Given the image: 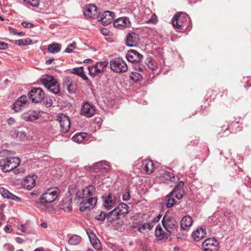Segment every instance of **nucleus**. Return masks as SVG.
Masks as SVG:
<instances>
[{
    "label": "nucleus",
    "mask_w": 251,
    "mask_h": 251,
    "mask_svg": "<svg viewBox=\"0 0 251 251\" xmlns=\"http://www.w3.org/2000/svg\"><path fill=\"white\" fill-rule=\"evenodd\" d=\"M183 182L180 181L173 189V190L165 198L167 207H172L175 202V198L180 200L182 198Z\"/></svg>",
    "instance_id": "1"
},
{
    "label": "nucleus",
    "mask_w": 251,
    "mask_h": 251,
    "mask_svg": "<svg viewBox=\"0 0 251 251\" xmlns=\"http://www.w3.org/2000/svg\"><path fill=\"white\" fill-rule=\"evenodd\" d=\"M95 192V188L93 185H89L82 191H79L77 187L71 186L69 187V193L71 197L74 196L84 198V199H91Z\"/></svg>",
    "instance_id": "2"
},
{
    "label": "nucleus",
    "mask_w": 251,
    "mask_h": 251,
    "mask_svg": "<svg viewBox=\"0 0 251 251\" xmlns=\"http://www.w3.org/2000/svg\"><path fill=\"white\" fill-rule=\"evenodd\" d=\"M72 198H74V201L75 203L79 204V210L82 212L92 209L97 202V199L96 197L86 199L74 196Z\"/></svg>",
    "instance_id": "3"
},
{
    "label": "nucleus",
    "mask_w": 251,
    "mask_h": 251,
    "mask_svg": "<svg viewBox=\"0 0 251 251\" xmlns=\"http://www.w3.org/2000/svg\"><path fill=\"white\" fill-rule=\"evenodd\" d=\"M42 83L50 92L57 94L60 92V84L54 78L50 75L44 76L41 79Z\"/></svg>",
    "instance_id": "4"
},
{
    "label": "nucleus",
    "mask_w": 251,
    "mask_h": 251,
    "mask_svg": "<svg viewBox=\"0 0 251 251\" xmlns=\"http://www.w3.org/2000/svg\"><path fill=\"white\" fill-rule=\"evenodd\" d=\"M59 190L57 187L48 189L40 197L41 203H51L57 198Z\"/></svg>",
    "instance_id": "5"
},
{
    "label": "nucleus",
    "mask_w": 251,
    "mask_h": 251,
    "mask_svg": "<svg viewBox=\"0 0 251 251\" xmlns=\"http://www.w3.org/2000/svg\"><path fill=\"white\" fill-rule=\"evenodd\" d=\"M20 163L19 158L9 157L0 160V167L3 172H7L16 168Z\"/></svg>",
    "instance_id": "6"
},
{
    "label": "nucleus",
    "mask_w": 251,
    "mask_h": 251,
    "mask_svg": "<svg viewBox=\"0 0 251 251\" xmlns=\"http://www.w3.org/2000/svg\"><path fill=\"white\" fill-rule=\"evenodd\" d=\"M110 67L111 69L116 73H125L128 70L126 61L121 58H116L111 60Z\"/></svg>",
    "instance_id": "7"
},
{
    "label": "nucleus",
    "mask_w": 251,
    "mask_h": 251,
    "mask_svg": "<svg viewBox=\"0 0 251 251\" xmlns=\"http://www.w3.org/2000/svg\"><path fill=\"white\" fill-rule=\"evenodd\" d=\"M163 227L165 230L169 232L170 235L176 230L178 227L177 222L172 217L164 216L162 220Z\"/></svg>",
    "instance_id": "8"
},
{
    "label": "nucleus",
    "mask_w": 251,
    "mask_h": 251,
    "mask_svg": "<svg viewBox=\"0 0 251 251\" xmlns=\"http://www.w3.org/2000/svg\"><path fill=\"white\" fill-rule=\"evenodd\" d=\"M28 97L33 102L38 103L44 99L45 93L40 88H34L29 92Z\"/></svg>",
    "instance_id": "9"
},
{
    "label": "nucleus",
    "mask_w": 251,
    "mask_h": 251,
    "mask_svg": "<svg viewBox=\"0 0 251 251\" xmlns=\"http://www.w3.org/2000/svg\"><path fill=\"white\" fill-rule=\"evenodd\" d=\"M219 243L215 238H208L202 244L203 251H218Z\"/></svg>",
    "instance_id": "10"
},
{
    "label": "nucleus",
    "mask_w": 251,
    "mask_h": 251,
    "mask_svg": "<svg viewBox=\"0 0 251 251\" xmlns=\"http://www.w3.org/2000/svg\"><path fill=\"white\" fill-rule=\"evenodd\" d=\"M187 15L185 13H177L174 17L172 24L173 26L179 29H182L185 26L183 22L186 20Z\"/></svg>",
    "instance_id": "11"
},
{
    "label": "nucleus",
    "mask_w": 251,
    "mask_h": 251,
    "mask_svg": "<svg viewBox=\"0 0 251 251\" xmlns=\"http://www.w3.org/2000/svg\"><path fill=\"white\" fill-rule=\"evenodd\" d=\"M57 121L60 124L61 131L64 133L67 132L70 127L69 118L64 114H59L57 116Z\"/></svg>",
    "instance_id": "12"
},
{
    "label": "nucleus",
    "mask_w": 251,
    "mask_h": 251,
    "mask_svg": "<svg viewBox=\"0 0 251 251\" xmlns=\"http://www.w3.org/2000/svg\"><path fill=\"white\" fill-rule=\"evenodd\" d=\"M96 112L95 107L88 102H85L82 106L81 114L86 117H92Z\"/></svg>",
    "instance_id": "13"
},
{
    "label": "nucleus",
    "mask_w": 251,
    "mask_h": 251,
    "mask_svg": "<svg viewBox=\"0 0 251 251\" xmlns=\"http://www.w3.org/2000/svg\"><path fill=\"white\" fill-rule=\"evenodd\" d=\"M102 199L103 206L108 210L111 209L116 202V197L112 193H109L107 195L103 196Z\"/></svg>",
    "instance_id": "14"
},
{
    "label": "nucleus",
    "mask_w": 251,
    "mask_h": 251,
    "mask_svg": "<svg viewBox=\"0 0 251 251\" xmlns=\"http://www.w3.org/2000/svg\"><path fill=\"white\" fill-rule=\"evenodd\" d=\"M98 8L93 4H90L86 6L84 10L83 13L85 16L90 19L99 18Z\"/></svg>",
    "instance_id": "15"
},
{
    "label": "nucleus",
    "mask_w": 251,
    "mask_h": 251,
    "mask_svg": "<svg viewBox=\"0 0 251 251\" xmlns=\"http://www.w3.org/2000/svg\"><path fill=\"white\" fill-rule=\"evenodd\" d=\"M126 58L131 62H141L143 60V56L135 50H130L127 52Z\"/></svg>",
    "instance_id": "16"
},
{
    "label": "nucleus",
    "mask_w": 251,
    "mask_h": 251,
    "mask_svg": "<svg viewBox=\"0 0 251 251\" xmlns=\"http://www.w3.org/2000/svg\"><path fill=\"white\" fill-rule=\"evenodd\" d=\"M114 13L109 11H104L98 18V21H101L103 25H107L111 24L114 20Z\"/></svg>",
    "instance_id": "17"
},
{
    "label": "nucleus",
    "mask_w": 251,
    "mask_h": 251,
    "mask_svg": "<svg viewBox=\"0 0 251 251\" xmlns=\"http://www.w3.org/2000/svg\"><path fill=\"white\" fill-rule=\"evenodd\" d=\"M87 234L88 235L90 241L93 247L97 250H100L101 249V245L99 239L96 237L94 232L90 229H87Z\"/></svg>",
    "instance_id": "18"
},
{
    "label": "nucleus",
    "mask_w": 251,
    "mask_h": 251,
    "mask_svg": "<svg viewBox=\"0 0 251 251\" xmlns=\"http://www.w3.org/2000/svg\"><path fill=\"white\" fill-rule=\"evenodd\" d=\"M40 116L38 111L30 110L22 114V118L26 121L32 122L37 120Z\"/></svg>",
    "instance_id": "19"
},
{
    "label": "nucleus",
    "mask_w": 251,
    "mask_h": 251,
    "mask_svg": "<svg viewBox=\"0 0 251 251\" xmlns=\"http://www.w3.org/2000/svg\"><path fill=\"white\" fill-rule=\"evenodd\" d=\"M130 25L129 20L126 17L119 18L113 22L114 26L119 29L129 27Z\"/></svg>",
    "instance_id": "20"
},
{
    "label": "nucleus",
    "mask_w": 251,
    "mask_h": 251,
    "mask_svg": "<svg viewBox=\"0 0 251 251\" xmlns=\"http://www.w3.org/2000/svg\"><path fill=\"white\" fill-rule=\"evenodd\" d=\"M161 179L163 182L168 183L176 182L178 180V177L173 173L166 171L162 174Z\"/></svg>",
    "instance_id": "21"
},
{
    "label": "nucleus",
    "mask_w": 251,
    "mask_h": 251,
    "mask_svg": "<svg viewBox=\"0 0 251 251\" xmlns=\"http://www.w3.org/2000/svg\"><path fill=\"white\" fill-rule=\"evenodd\" d=\"M129 208L126 203L122 202L119 203L114 209L120 218H123L125 217L128 213Z\"/></svg>",
    "instance_id": "22"
},
{
    "label": "nucleus",
    "mask_w": 251,
    "mask_h": 251,
    "mask_svg": "<svg viewBox=\"0 0 251 251\" xmlns=\"http://www.w3.org/2000/svg\"><path fill=\"white\" fill-rule=\"evenodd\" d=\"M155 236L157 240H162L168 239L170 236V235L169 232L163 230L161 226L158 225L156 226L155 228Z\"/></svg>",
    "instance_id": "23"
},
{
    "label": "nucleus",
    "mask_w": 251,
    "mask_h": 251,
    "mask_svg": "<svg viewBox=\"0 0 251 251\" xmlns=\"http://www.w3.org/2000/svg\"><path fill=\"white\" fill-rule=\"evenodd\" d=\"M141 167L146 174H151L154 170V163L150 159H146L142 161Z\"/></svg>",
    "instance_id": "24"
},
{
    "label": "nucleus",
    "mask_w": 251,
    "mask_h": 251,
    "mask_svg": "<svg viewBox=\"0 0 251 251\" xmlns=\"http://www.w3.org/2000/svg\"><path fill=\"white\" fill-rule=\"evenodd\" d=\"M138 35L134 32L129 33L126 37V44L127 46L135 47L137 44Z\"/></svg>",
    "instance_id": "25"
},
{
    "label": "nucleus",
    "mask_w": 251,
    "mask_h": 251,
    "mask_svg": "<svg viewBox=\"0 0 251 251\" xmlns=\"http://www.w3.org/2000/svg\"><path fill=\"white\" fill-rule=\"evenodd\" d=\"M206 234V232L205 228L199 227L192 233V236L194 240L198 242L204 238Z\"/></svg>",
    "instance_id": "26"
},
{
    "label": "nucleus",
    "mask_w": 251,
    "mask_h": 251,
    "mask_svg": "<svg viewBox=\"0 0 251 251\" xmlns=\"http://www.w3.org/2000/svg\"><path fill=\"white\" fill-rule=\"evenodd\" d=\"M36 178L35 176H26L23 182L24 187L28 190L31 189L35 185Z\"/></svg>",
    "instance_id": "27"
},
{
    "label": "nucleus",
    "mask_w": 251,
    "mask_h": 251,
    "mask_svg": "<svg viewBox=\"0 0 251 251\" xmlns=\"http://www.w3.org/2000/svg\"><path fill=\"white\" fill-rule=\"evenodd\" d=\"M72 197L70 198H66L64 199L60 204V208L65 212L71 211L72 209L71 205Z\"/></svg>",
    "instance_id": "28"
},
{
    "label": "nucleus",
    "mask_w": 251,
    "mask_h": 251,
    "mask_svg": "<svg viewBox=\"0 0 251 251\" xmlns=\"http://www.w3.org/2000/svg\"><path fill=\"white\" fill-rule=\"evenodd\" d=\"M193 221L192 218L189 216H186L183 217L180 221V227L182 230H187L192 226Z\"/></svg>",
    "instance_id": "29"
},
{
    "label": "nucleus",
    "mask_w": 251,
    "mask_h": 251,
    "mask_svg": "<svg viewBox=\"0 0 251 251\" xmlns=\"http://www.w3.org/2000/svg\"><path fill=\"white\" fill-rule=\"evenodd\" d=\"M72 73L77 75L80 77H82L85 80H88V78L85 75V72L84 71V69L82 67H80L79 68H75L73 69Z\"/></svg>",
    "instance_id": "30"
},
{
    "label": "nucleus",
    "mask_w": 251,
    "mask_h": 251,
    "mask_svg": "<svg viewBox=\"0 0 251 251\" xmlns=\"http://www.w3.org/2000/svg\"><path fill=\"white\" fill-rule=\"evenodd\" d=\"M121 219L120 217L116 212V210L114 209L109 212L107 215V220L108 222L111 223L113 221Z\"/></svg>",
    "instance_id": "31"
},
{
    "label": "nucleus",
    "mask_w": 251,
    "mask_h": 251,
    "mask_svg": "<svg viewBox=\"0 0 251 251\" xmlns=\"http://www.w3.org/2000/svg\"><path fill=\"white\" fill-rule=\"evenodd\" d=\"M61 45L56 43L50 44L48 47L49 51L52 53H56L59 52L61 50Z\"/></svg>",
    "instance_id": "32"
},
{
    "label": "nucleus",
    "mask_w": 251,
    "mask_h": 251,
    "mask_svg": "<svg viewBox=\"0 0 251 251\" xmlns=\"http://www.w3.org/2000/svg\"><path fill=\"white\" fill-rule=\"evenodd\" d=\"M108 65V62L106 61L97 62L95 64L96 68L100 74L106 71Z\"/></svg>",
    "instance_id": "33"
},
{
    "label": "nucleus",
    "mask_w": 251,
    "mask_h": 251,
    "mask_svg": "<svg viewBox=\"0 0 251 251\" xmlns=\"http://www.w3.org/2000/svg\"><path fill=\"white\" fill-rule=\"evenodd\" d=\"M153 226L151 223H144L138 226V230L140 232L144 233L146 231L151 230Z\"/></svg>",
    "instance_id": "34"
},
{
    "label": "nucleus",
    "mask_w": 251,
    "mask_h": 251,
    "mask_svg": "<svg viewBox=\"0 0 251 251\" xmlns=\"http://www.w3.org/2000/svg\"><path fill=\"white\" fill-rule=\"evenodd\" d=\"M87 134L84 132H81L79 134H75L73 137L72 139L75 142L81 143L84 139L86 137Z\"/></svg>",
    "instance_id": "35"
},
{
    "label": "nucleus",
    "mask_w": 251,
    "mask_h": 251,
    "mask_svg": "<svg viewBox=\"0 0 251 251\" xmlns=\"http://www.w3.org/2000/svg\"><path fill=\"white\" fill-rule=\"evenodd\" d=\"M81 238L80 236L73 235L69 239L68 243L71 245H76L80 243Z\"/></svg>",
    "instance_id": "36"
},
{
    "label": "nucleus",
    "mask_w": 251,
    "mask_h": 251,
    "mask_svg": "<svg viewBox=\"0 0 251 251\" xmlns=\"http://www.w3.org/2000/svg\"><path fill=\"white\" fill-rule=\"evenodd\" d=\"M87 69L89 71V75L92 77H95L96 75L100 74L99 71L96 68L95 65L88 66Z\"/></svg>",
    "instance_id": "37"
},
{
    "label": "nucleus",
    "mask_w": 251,
    "mask_h": 251,
    "mask_svg": "<svg viewBox=\"0 0 251 251\" xmlns=\"http://www.w3.org/2000/svg\"><path fill=\"white\" fill-rule=\"evenodd\" d=\"M25 106L19 100H16L13 104V109L16 112H18L25 108Z\"/></svg>",
    "instance_id": "38"
},
{
    "label": "nucleus",
    "mask_w": 251,
    "mask_h": 251,
    "mask_svg": "<svg viewBox=\"0 0 251 251\" xmlns=\"http://www.w3.org/2000/svg\"><path fill=\"white\" fill-rule=\"evenodd\" d=\"M31 40L29 39H23L16 41V44L19 46H26L31 44Z\"/></svg>",
    "instance_id": "39"
},
{
    "label": "nucleus",
    "mask_w": 251,
    "mask_h": 251,
    "mask_svg": "<svg viewBox=\"0 0 251 251\" xmlns=\"http://www.w3.org/2000/svg\"><path fill=\"white\" fill-rule=\"evenodd\" d=\"M146 64L149 67V68L152 70H154L156 68V65L151 57H148L146 61Z\"/></svg>",
    "instance_id": "40"
},
{
    "label": "nucleus",
    "mask_w": 251,
    "mask_h": 251,
    "mask_svg": "<svg viewBox=\"0 0 251 251\" xmlns=\"http://www.w3.org/2000/svg\"><path fill=\"white\" fill-rule=\"evenodd\" d=\"M23 1L25 4L33 7H38L39 5V0H23Z\"/></svg>",
    "instance_id": "41"
},
{
    "label": "nucleus",
    "mask_w": 251,
    "mask_h": 251,
    "mask_svg": "<svg viewBox=\"0 0 251 251\" xmlns=\"http://www.w3.org/2000/svg\"><path fill=\"white\" fill-rule=\"evenodd\" d=\"M130 77V79L135 82L139 80L142 77L141 75L137 72L132 73Z\"/></svg>",
    "instance_id": "42"
},
{
    "label": "nucleus",
    "mask_w": 251,
    "mask_h": 251,
    "mask_svg": "<svg viewBox=\"0 0 251 251\" xmlns=\"http://www.w3.org/2000/svg\"><path fill=\"white\" fill-rule=\"evenodd\" d=\"M107 215L106 213L104 212H101L99 214L96 216L95 219L99 221H103L105 220L106 218H107Z\"/></svg>",
    "instance_id": "43"
},
{
    "label": "nucleus",
    "mask_w": 251,
    "mask_h": 251,
    "mask_svg": "<svg viewBox=\"0 0 251 251\" xmlns=\"http://www.w3.org/2000/svg\"><path fill=\"white\" fill-rule=\"evenodd\" d=\"M106 164H108V163L106 161L98 162V163L95 164L94 169L95 170H100L105 169V168L103 167V165H106Z\"/></svg>",
    "instance_id": "44"
},
{
    "label": "nucleus",
    "mask_w": 251,
    "mask_h": 251,
    "mask_svg": "<svg viewBox=\"0 0 251 251\" xmlns=\"http://www.w3.org/2000/svg\"><path fill=\"white\" fill-rule=\"evenodd\" d=\"M108 247L113 251H125L123 249L120 248V246L113 243H110Z\"/></svg>",
    "instance_id": "45"
},
{
    "label": "nucleus",
    "mask_w": 251,
    "mask_h": 251,
    "mask_svg": "<svg viewBox=\"0 0 251 251\" xmlns=\"http://www.w3.org/2000/svg\"><path fill=\"white\" fill-rule=\"evenodd\" d=\"M0 192L1 193V196L4 198L9 199L10 195H11V193L8 191L7 190L5 189L4 188H1L0 189Z\"/></svg>",
    "instance_id": "46"
},
{
    "label": "nucleus",
    "mask_w": 251,
    "mask_h": 251,
    "mask_svg": "<svg viewBox=\"0 0 251 251\" xmlns=\"http://www.w3.org/2000/svg\"><path fill=\"white\" fill-rule=\"evenodd\" d=\"M76 85L75 83H70L67 85V89L69 93H74L76 91Z\"/></svg>",
    "instance_id": "47"
},
{
    "label": "nucleus",
    "mask_w": 251,
    "mask_h": 251,
    "mask_svg": "<svg viewBox=\"0 0 251 251\" xmlns=\"http://www.w3.org/2000/svg\"><path fill=\"white\" fill-rule=\"evenodd\" d=\"M122 199L125 201H128L130 199V195L128 191L123 192L122 194Z\"/></svg>",
    "instance_id": "48"
},
{
    "label": "nucleus",
    "mask_w": 251,
    "mask_h": 251,
    "mask_svg": "<svg viewBox=\"0 0 251 251\" xmlns=\"http://www.w3.org/2000/svg\"><path fill=\"white\" fill-rule=\"evenodd\" d=\"M75 46H76V43L73 42V43L70 44L68 46V48H67L65 49V51L67 53L72 52L73 51V49H75Z\"/></svg>",
    "instance_id": "49"
},
{
    "label": "nucleus",
    "mask_w": 251,
    "mask_h": 251,
    "mask_svg": "<svg viewBox=\"0 0 251 251\" xmlns=\"http://www.w3.org/2000/svg\"><path fill=\"white\" fill-rule=\"evenodd\" d=\"M18 100H19L20 101H21V102L22 103L24 104L25 106L26 105V103L28 101V99H27V97L25 95L22 96L21 97H20L19 98V99Z\"/></svg>",
    "instance_id": "50"
},
{
    "label": "nucleus",
    "mask_w": 251,
    "mask_h": 251,
    "mask_svg": "<svg viewBox=\"0 0 251 251\" xmlns=\"http://www.w3.org/2000/svg\"><path fill=\"white\" fill-rule=\"evenodd\" d=\"M21 24L24 27L27 28H31L33 26V25L32 24L26 22H23Z\"/></svg>",
    "instance_id": "51"
},
{
    "label": "nucleus",
    "mask_w": 251,
    "mask_h": 251,
    "mask_svg": "<svg viewBox=\"0 0 251 251\" xmlns=\"http://www.w3.org/2000/svg\"><path fill=\"white\" fill-rule=\"evenodd\" d=\"M4 248L7 250V251H14V250L13 246L11 244H5L4 246Z\"/></svg>",
    "instance_id": "52"
},
{
    "label": "nucleus",
    "mask_w": 251,
    "mask_h": 251,
    "mask_svg": "<svg viewBox=\"0 0 251 251\" xmlns=\"http://www.w3.org/2000/svg\"><path fill=\"white\" fill-rule=\"evenodd\" d=\"M7 47L8 44L7 43L0 41V50H3L7 49Z\"/></svg>",
    "instance_id": "53"
},
{
    "label": "nucleus",
    "mask_w": 251,
    "mask_h": 251,
    "mask_svg": "<svg viewBox=\"0 0 251 251\" xmlns=\"http://www.w3.org/2000/svg\"><path fill=\"white\" fill-rule=\"evenodd\" d=\"M9 199L14 200L16 201H21V199L19 197L13 195L12 193H11V195H10Z\"/></svg>",
    "instance_id": "54"
},
{
    "label": "nucleus",
    "mask_w": 251,
    "mask_h": 251,
    "mask_svg": "<svg viewBox=\"0 0 251 251\" xmlns=\"http://www.w3.org/2000/svg\"><path fill=\"white\" fill-rule=\"evenodd\" d=\"M16 137L20 139H23L25 137V134L21 131H18L17 132Z\"/></svg>",
    "instance_id": "55"
},
{
    "label": "nucleus",
    "mask_w": 251,
    "mask_h": 251,
    "mask_svg": "<svg viewBox=\"0 0 251 251\" xmlns=\"http://www.w3.org/2000/svg\"><path fill=\"white\" fill-rule=\"evenodd\" d=\"M7 123L9 125H12L15 123V120L13 118H9L7 119Z\"/></svg>",
    "instance_id": "56"
},
{
    "label": "nucleus",
    "mask_w": 251,
    "mask_h": 251,
    "mask_svg": "<svg viewBox=\"0 0 251 251\" xmlns=\"http://www.w3.org/2000/svg\"><path fill=\"white\" fill-rule=\"evenodd\" d=\"M161 216H162L160 214L158 215L153 219V220L152 221V223H155L158 222L161 218Z\"/></svg>",
    "instance_id": "57"
},
{
    "label": "nucleus",
    "mask_w": 251,
    "mask_h": 251,
    "mask_svg": "<svg viewBox=\"0 0 251 251\" xmlns=\"http://www.w3.org/2000/svg\"><path fill=\"white\" fill-rule=\"evenodd\" d=\"M5 232L7 233H10L12 231L11 226H6L4 228Z\"/></svg>",
    "instance_id": "58"
},
{
    "label": "nucleus",
    "mask_w": 251,
    "mask_h": 251,
    "mask_svg": "<svg viewBox=\"0 0 251 251\" xmlns=\"http://www.w3.org/2000/svg\"><path fill=\"white\" fill-rule=\"evenodd\" d=\"M9 31L11 33H12L14 35H16L17 31L14 28L9 27Z\"/></svg>",
    "instance_id": "59"
},
{
    "label": "nucleus",
    "mask_w": 251,
    "mask_h": 251,
    "mask_svg": "<svg viewBox=\"0 0 251 251\" xmlns=\"http://www.w3.org/2000/svg\"><path fill=\"white\" fill-rule=\"evenodd\" d=\"M101 32L102 34L104 35H107L108 33V31L106 28H102L101 29Z\"/></svg>",
    "instance_id": "60"
},
{
    "label": "nucleus",
    "mask_w": 251,
    "mask_h": 251,
    "mask_svg": "<svg viewBox=\"0 0 251 251\" xmlns=\"http://www.w3.org/2000/svg\"><path fill=\"white\" fill-rule=\"evenodd\" d=\"M15 240H16V241L18 243H19V244H22L23 242V240L22 239V238H21V237H16Z\"/></svg>",
    "instance_id": "61"
},
{
    "label": "nucleus",
    "mask_w": 251,
    "mask_h": 251,
    "mask_svg": "<svg viewBox=\"0 0 251 251\" xmlns=\"http://www.w3.org/2000/svg\"><path fill=\"white\" fill-rule=\"evenodd\" d=\"M54 60V58H50V59H49L47 60H46V64L47 65H50L51 64V63L52 62V61Z\"/></svg>",
    "instance_id": "62"
},
{
    "label": "nucleus",
    "mask_w": 251,
    "mask_h": 251,
    "mask_svg": "<svg viewBox=\"0 0 251 251\" xmlns=\"http://www.w3.org/2000/svg\"><path fill=\"white\" fill-rule=\"evenodd\" d=\"M25 33L23 32H17V34L16 35H18L19 36H23L25 35Z\"/></svg>",
    "instance_id": "63"
},
{
    "label": "nucleus",
    "mask_w": 251,
    "mask_h": 251,
    "mask_svg": "<svg viewBox=\"0 0 251 251\" xmlns=\"http://www.w3.org/2000/svg\"><path fill=\"white\" fill-rule=\"evenodd\" d=\"M41 226L44 228H46L47 227V224L45 222H43L41 223Z\"/></svg>",
    "instance_id": "64"
}]
</instances>
